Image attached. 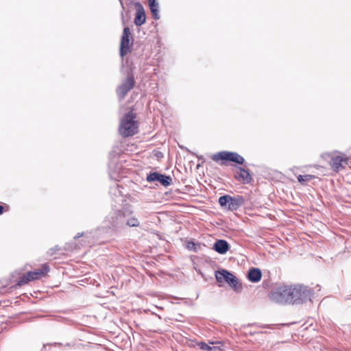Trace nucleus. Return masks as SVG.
<instances>
[{
	"mask_svg": "<svg viewBox=\"0 0 351 351\" xmlns=\"http://www.w3.org/2000/svg\"><path fill=\"white\" fill-rule=\"evenodd\" d=\"M215 162H220L221 165H228V162H232V165L237 168L234 173V178L243 184H250L252 180V176L248 169L237 165H245V158L235 152L221 151L211 156Z\"/></svg>",
	"mask_w": 351,
	"mask_h": 351,
	"instance_id": "nucleus-1",
	"label": "nucleus"
},
{
	"mask_svg": "<svg viewBox=\"0 0 351 351\" xmlns=\"http://www.w3.org/2000/svg\"><path fill=\"white\" fill-rule=\"evenodd\" d=\"M215 278L219 287L226 283L236 293H241L243 289L241 280L230 271L220 268L215 271Z\"/></svg>",
	"mask_w": 351,
	"mask_h": 351,
	"instance_id": "nucleus-2",
	"label": "nucleus"
},
{
	"mask_svg": "<svg viewBox=\"0 0 351 351\" xmlns=\"http://www.w3.org/2000/svg\"><path fill=\"white\" fill-rule=\"evenodd\" d=\"M314 290L302 284L291 285V304L300 305L312 302Z\"/></svg>",
	"mask_w": 351,
	"mask_h": 351,
	"instance_id": "nucleus-3",
	"label": "nucleus"
},
{
	"mask_svg": "<svg viewBox=\"0 0 351 351\" xmlns=\"http://www.w3.org/2000/svg\"><path fill=\"white\" fill-rule=\"evenodd\" d=\"M135 119L136 114L132 110L124 114L119 128V133L123 137L132 136L138 133V122Z\"/></svg>",
	"mask_w": 351,
	"mask_h": 351,
	"instance_id": "nucleus-4",
	"label": "nucleus"
},
{
	"mask_svg": "<svg viewBox=\"0 0 351 351\" xmlns=\"http://www.w3.org/2000/svg\"><path fill=\"white\" fill-rule=\"evenodd\" d=\"M269 300L279 304H291V285H280L275 287L269 293Z\"/></svg>",
	"mask_w": 351,
	"mask_h": 351,
	"instance_id": "nucleus-5",
	"label": "nucleus"
},
{
	"mask_svg": "<svg viewBox=\"0 0 351 351\" xmlns=\"http://www.w3.org/2000/svg\"><path fill=\"white\" fill-rule=\"evenodd\" d=\"M125 213L121 210L110 212L104 221V227L113 231H117L124 228Z\"/></svg>",
	"mask_w": 351,
	"mask_h": 351,
	"instance_id": "nucleus-6",
	"label": "nucleus"
},
{
	"mask_svg": "<svg viewBox=\"0 0 351 351\" xmlns=\"http://www.w3.org/2000/svg\"><path fill=\"white\" fill-rule=\"evenodd\" d=\"M245 198L242 195H237L231 196L228 194L221 195L218 199V203L221 208L228 211H236L244 204Z\"/></svg>",
	"mask_w": 351,
	"mask_h": 351,
	"instance_id": "nucleus-7",
	"label": "nucleus"
},
{
	"mask_svg": "<svg viewBox=\"0 0 351 351\" xmlns=\"http://www.w3.org/2000/svg\"><path fill=\"white\" fill-rule=\"evenodd\" d=\"M134 45V39L132 38V32L128 26L124 25L123 33L121 37L119 46V55L123 58L124 56L131 53Z\"/></svg>",
	"mask_w": 351,
	"mask_h": 351,
	"instance_id": "nucleus-8",
	"label": "nucleus"
},
{
	"mask_svg": "<svg viewBox=\"0 0 351 351\" xmlns=\"http://www.w3.org/2000/svg\"><path fill=\"white\" fill-rule=\"evenodd\" d=\"M135 84L136 82L133 71L130 69V71L128 72L126 78L117 86L116 89L117 95L120 98H124L128 92L134 87Z\"/></svg>",
	"mask_w": 351,
	"mask_h": 351,
	"instance_id": "nucleus-9",
	"label": "nucleus"
},
{
	"mask_svg": "<svg viewBox=\"0 0 351 351\" xmlns=\"http://www.w3.org/2000/svg\"><path fill=\"white\" fill-rule=\"evenodd\" d=\"M146 181L149 183L158 182L161 186L167 188L173 183L171 176L162 173L159 171H150L147 174Z\"/></svg>",
	"mask_w": 351,
	"mask_h": 351,
	"instance_id": "nucleus-10",
	"label": "nucleus"
},
{
	"mask_svg": "<svg viewBox=\"0 0 351 351\" xmlns=\"http://www.w3.org/2000/svg\"><path fill=\"white\" fill-rule=\"evenodd\" d=\"M349 158L345 154L343 156L335 155L330 158V165L333 170L338 171L340 169L345 168L348 165Z\"/></svg>",
	"mask_w": 351,
	"mask_h": 351,
	"instance_id": "nucleus-11",
	"label": "nucleus"
},
{
	"mask_svg": "<svg viewBox=\"0 0 351 351\" xmlns=\"http://www.w3.org/2000/svg\"><path fill=\"white\" fill-rule=\"evenodd\" d=\"M134 6L136 7V13L134 23L137 27H140L146 22L145 11L144 7L139 1L135 2Z\"/></svg>",
	"mask_w": 351,
	"mask_h": 351,
	"instance_id": "nucleus-12",
	"label": "nucleus"
},
{
	"mask_svg": "<svg viewBox=\"0 0 351 351\" xmlns=\"http://www.w3.org/2000/svg\"><path fill=\"white\" fill-rule=\"evenodd\" d=\"M49 271L50 267L49 265L47 263H44L42 265L41 268L34 271H29L28 276H30L32 281L40 280L47 276Z\"/></svg>",
	"mask_w": 351,
	"mask_h": 351,
	"instance_id": "nucleus-13",
	"label": "nucleus"
},
{
	"mask_svg": "<svg viewBox=\"0 0 351 351\" xmlns=\"http://www.w3.org/2000/svg\"><path fill=\"white\" fill-rule=\"evenodd\" d=\"M230 248L229 243L225 239H217L213 245L212 250L219 254H226Z\"/></svg>",
	"mask_w": 351,
	"mask_h": 351,
	"instance_id": "nucleus-14",
	"label": "nucleus"
},
{
	"mask_svg": "<svg viewBox=\"0 0 351 351\" xmlns=\"http://www.w3.org/2000/svg\"><path fill=\"white\" fill-rule=\"evenodd\" d=\"M262 276V271L258 267H250L246 274L247 279L252 283H257L261 281Z\"/></svg>",
	"mask_w": 351,
	"mask_h": 351,
	"instance_id": "nucleus-15",
	"label": "nucleus"
},
{
	"mask_svg": "<svg viewBox=\"0 0 351 351\" xmlns=\"http://www.w3.org/2000/svg\"><path fill=\"white\" fill-rule=\"evenodd\" d=\"M123 187L121 185H119L117 183L110 188L109 193L111 195L112 198L117 203L119 202H123V194L121 189H123Z\"/></svg>",
	"mask_w": 351,
	"mask_h": 351,
	"instance_id": "nucleus-16",
	"label": "nucleus"
},
{
	"mask_svg": "<svg viewBox=\"0 0 351 351\" xmlns=\"http://www.w3.org/2000/svg\"><path fill=\"white\" fill-rule=\"evenodd\" d=\"M148 6L154 19L158 20L160 18L159 14V3L157 0H147Z\"/></svg>",
	"mask_w": 351,
	"mask_h": 351,
	"instance_id": "nucleus-17",
	"label": "nucleus"
},
{
	"mask_svg": "<svg viewBox=\"0 0 351 351\" xmlns=\"http://www.w3.org/2000/svg\"><path fill=\"white\" fill-rule=\"evenodd\" d=\"M202 246H205V245L202 244L199 242H195L194 239H190L186 241V248L191 252L197 253L201 250Z\"/></svg>",
	"mask_w": 351,
	"mask_h": 351,
	"instance_id": "nucleus-18",
	"label": "nucleus"
},
{
	"mask_svg": "<svg viewBox=\"0 0 351 351\" xmlns=\"http://www.w3.org/2000/svg\"><path fill=\"white\" fill-rule=\"evenodd\" d=\"M128 213L127 211L125 213V223H124V228L125 227H138L140 224L139 221L138 219L135 217H128Z\"/></svg>",
	"mask_w": 351,
	"mask_h": 351,
	"instance_id": "nucleus-19",
	"label": "nucleus"
},
{
	"mask_svg": "<svg viewBox=\"0 0 351 351\" xmlns=\"http://www.w3.org/2000/svg\"><path fill=\"white\" fill-rule=\"evenodd\" d=\"M30 276H28V271L23 274V276L20 278V279L15 283L13 286L14 288L17 289L23 285L27 284L29 282H31Z\"/></svg>",
	"mask_w": 351,
	"mask_h": 351,
	"instance_id": "nucleus-20",
	"label": "nucleus"
},
{
	"mask_svg": "<svg viewBox=\"0 0 351 351\" xmlns=\"http://www.w3.org/2000/svg\"><path fill=\"white\" fill-rule=\"evenodd\" d=\"M316 177L313 175L311 174H305V175H299L297 177L298 182L301 184H307L308 182H311L312 180L315 179Z\"/></svg>",
	"mask_w": 351,
	"mask_h": 351,
	"instance_id": "nucleus-21",
	"label": "nucleus"
},
{
	"mask_svg": "<svg viewBox=\"0 0 351 351\" xmlns=\"http://www.w3.org/2000/svg\"><path fill=\"white\" fill-rule=\"evenodd\" d=\"M197 346H199V349H201L202 350H206V351H212L213 350L216 348L215 347H212V346H209L208 344H207L206 343H205L204 341L199 342L197 343Z\"/></svg>",
	"mask_w": 351,
	"mask_h": 351,
	"instance_id": "nucleus-22",
	"label": "nucleus"
},
{
	"mask_svg": "<svg viewBox=\"0 0 351 351\" xmlns=\"http://www.w3.org/2000/svg\"><path fill=\"white\" fill-rule=\"evenodd\" d=\"M120 3L121 7V23L123 25H125L126 24V21L125 20V7L124 5L123 0H118Z\"/></svg>",
	"mask_w": 351,
	"mask_h": 351,
	"instance_id": "nucleus-23",
	"label": "nucleus"
},
{
	"mask_svg": "<svg viewBox=\"0 0 351 351\" xmlns=\"http://www.w3.org/2000/svg\"><path fill=\"white\" fill-rule=\"evenodd\" d=\"M60 250V247H59V245H56L53 247H51L48 250L47 254L49 256H53V254H56V252L57 251H59Z\"/></svg>",
	"mask_w": 351,
	"mask_h": 351,
	"instance_id": "nucleus-24",
	"label": "nucleus"
},
{
	"mask_svg": "<svg viewBox=\"0 0 351 351\" xmlns=\"http://www.w3.org/2000/svg\"><path fill=\"white\" fill-rule=\"evenodd\" d=\"M153 155L158 159H160L162 158H163L164 155H163V153L161 152L159 150H156V149H154L153 151Z\"/></svg>",
	"mask_w": 351,
	"mask_h": 351,
	"instance_id": "nucleus-25",
	"label": "nucleus"
},
{
	"mask_svg": "<svg viewBox=\"0 0 351 351\" xmlns=\"http://www.w3.org/2000/svg\"><path fill=\"white\" fill-rule=\"evenodd\" d=\"M180 149H182V150H185V151H186V152H189V153H191V154H193V155L196 156L198 158V159H199V160H204V158L203 156H199L196 155L195 153H193V152H191V151H190L187 147H184V146H181V145H180Z\"/></svg>",
	"mask_w": 351,
	"mask_h": 351,
	"instance_id": "nucleus-26",
	"label": "nucleus"
},
{
	"mask_svg": "<svg viewBox=\"0 0 351 351\" xmlns=\"http://www.w3.org/2000/svg\"><path fill=\"white\" fill-rule=\"evenodd\" d=\"M252 325H256L258 327L261 328H271V325L269 324H252Z\"/></svg>",
	"mask_w": 351,
	"mask_h": 351,
	"instance_id": "nucleus-27",
	"label": "nucleus"
},
{
	"mask_svg": "<svg viewBox=\"0 0 351 351\" xmlns=\"http://www.w3.org/2000/svg\"><path fill=\"white\" fill-rule=\"evenodd\" d=\"M125 16L127 17V19L125 20L126 21V23L128 22V21L130 19L131 16H130V10H128L125 12Z\"/></svg>",
	"mask_w": 351,
	"mask_h": 351,
	"instance_id": "nucleus-28",
	"label": "nucleus"
},
{
	"mask_svg": "<svg viewBox=\"0 0 351 351\" xmlns=\"http://www.w3.org/2000/svg\"><path fill=\"white\" fill-rule=\"evenodd\" d=\"M4 213V207L2 203H0V215Z\"/></svg>",
	"mask_w": 351,
	"mask_h": 351,
	"instance_id": "nucleus-29",
	"label": "nucleus"
},
{
	"mask_svg": "<svg viewBox=\"0 0 351 351\" xmlns=\"http://www.w3.org/2000/svg\"><path fill=\"white\" fill-rule=\"evenodd\" d=\"M84 234V232H78L75 237H74V239H77L81 237H82Z\"/></svg>",
	"mask_w": 351,
	"mask_h": 351,
	"instance_id": "nucleus-30",
	"label": "nucleus"
},
{
	"mask_svg": "<svg viewBox=\"0 0 351 351\" xmlns=\"http://www.w3.org/2000/svg\"><path fill=\"white\" fill-rule=\"evenodd\" d=\"M256 333L261 334V333H266V332H263V331L254 332H250V335H254V334H256Z\"/></svg>",
	"mask_w": 351,
	"mask_h": 351,
	"instance_id": "nucleus-31",
	"label": "nucleus"
},
{
	"mask_svg": "<svg viewBox=\"0 0 351 351\" xmlns=\"http://www.w3.org/2000/svg\"><path fill=\"white\" fill-rule=\"evenodd\" d=\"M45 347H46V345H45V344H44V345H43V349H42V350H41V351H43V350L45 348Z\"/></svg>",
	"mask_w": 351,
	"mask_h": 351,
	"instance_id": "nucleus-32",
	"label": "nucleus"
},
{
	"mask_svg": "<svg viewBox=\"0 0 351 351\" xmlns=\"http://www.w3.org/2000/svg\"><path fill=\"white\" fill-rule=\"evenodd\" d=\"M66 345L67 346H70V343H67Z\"/></svg>",
	"mask_w": 351,
	"mask_h": 351,
	"instance_id": "nucleus-33",
	"label": "nucleus"
}]
</instances>
